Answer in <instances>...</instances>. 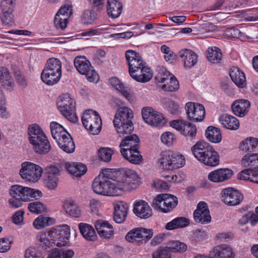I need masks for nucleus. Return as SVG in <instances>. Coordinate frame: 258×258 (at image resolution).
Here are the masks:
<instances>
[{
    "instance_id": "obj_7",
    "label": "nucleus",
    "mask_w": 258,
    "mask_h": 258,
    "mask_svg": "<svg viewBox=\"0 0 258 258\" xmlns=\"http://www.w3.org/2000/svg\"><path fill=\"white\" fill-rule=\"evenodd\" d=\"M57 106L61 114L72 122L78 121L76 112V102L70 94L66 93L59 96L57 101Z\"/></svg>"
},
{
    "instance_id": "obj_31",
    "label": "nucleus",
    "mask_w": 258,
    "mask_h": 258,
    "mask_svg": "<svg viewBox=\"0 0 258 258\" xmlns=\"http://www.w3.org/2000/svg\"><path fill=\"white\" fill-rule=\"evenodd\" d=\"M219 120L222 126L230 130H237L239 127V121L234 116L227 114L221 115Z\"/></svg>"
},
{
    "instance_id": "obj_46",
    "label": "nucleus",
    "mask_w": 258,
    "mask_h": 258,
    "mask_svg": "<svg viewBox=\"0 0 258 258\" xmlns=\"http://www.w3.org/2000/svg\"><path fill=\"white\" fill-rule=\"evenodd\" d=\"M79 228L80 232L86 239L90 241H94L96 239V235L91 226L87 224L80 223Z\"/></svg>"
},
{
    "instance_id": "obj_53",
    "label": "nucleus",
    "mask_w": 258,
    "mask_h": 258,
    "mask_svg": "<svg viewBox=\"0 0 258 258\" xmlns=\"http://www.w3.org/2000/svg\"><path fill=\"white\" fill-rule=\"evenodd\" d=\"M161 87L165 91L173 92L178 89L179 83L175 77H171L170 80L164 84Z\"/></svg>"
},
{
    "instance_id": "obj_5",
    "label": "nucleus",
    "mask_w": 258,
    "mask_h": 258,
    "mask_svg": "<svg viewBox=\"0 0 258 258\" xmlns=\"http://www.w3.org/2000/svg\"><path fill=\"white\" fill-rule=\"evenodd\" d=\"M61 62L59 59L54 57L49 58L41 73V80L49 86L57 84L61 76Z\"/></svg>"
},
{
    "instance_id": "obj_17",
    "label": "nucleus",
    "mask_w": 258,
    "mask_h": 258,
    "mask_svg": "<svg viewBox=\"0 0 258 258\" xmlns=\"http://www.w3.org/2000/svg\"><path fill=\"white\" fill-rule=\"evenodd\" d=\"M221 195L222 201L229 206L240 204L243 199L242 195L238 190L231 187L223 189Z\"/></svg>"
},
{
    "instance_id": "obj_40",
    "label": "nucleus",
    "mask_w": 258,
    "mask_h": 258,
    "mask_svg": "<svg viewBox=\"0 0 258 258\" xmlns=\"http://www.w3.org/2000/svg\"><path fill=\"white\" fill-rule=\"evenodd\" d=\"M75 252L72 249L54 248L50 251L46 258H72Z\"/></svg>"
},
{
    "instance_id": "obj_54",
    "label": "nucleus",
    "mask_w": 258,
    "mask_h": 258,
    "mask_svg": "<svg viewBox=\"0 0 258 258\" xmlns=\"http://www.w3.org/2000/svg\"><path fill=\"white\" fill-rule=\"evenodd\" d=\"M226 34L228 37L239 38L242 41H246L250 38L249 37L246 36L239 29L234 28L227 29L226 30Z\"/></svg>"
},
{
    "instance_id": "obj_43",
    "label": "nucleus",
    "mask_w": 258,
    "mask_h": 258,
    "mask_svg": "<svg viewBox=\"0 0 258 258\" xmlns=\"http://www.w3.org/2000/svg\"><path fill=\"white\" fill-rule=\"evenodd\" d=\"M117 134L119 136L130 135L134 130L133 124L132 121L122 122L114 123Z\"/></svg>"
},
{
    "instance_id": "obj_36",
    "label": "nucleus",
    "mask_w": 258,
    "mask_h": 258,
    "mask_svg": "<svg viewBox=\"0 0 258 258\" xmlns=\"http://www.w3.org/2000/svg\"><path fill=\"white\" fill-rule=\"evenodd\" d=\"M66 167L70 174L76 177L83 175L87 171L86 166L82 163H67Z\"/></svg>"
},
{
    "instance_id": "obj_27",
    "label": "nucleus",
    "mask_w": 258,
    "mask_h": 258,
    "mask_svg": "<svg viewBox=\"0 0 258 258\" xmlns=\"http://www.w3.org/2000/svg\"><path fill=\"white\" fill-rule=\"evenodd\" d=\"M63 208L65 212L73 217L80 218L82 215L81 208L72 199L65 200L63 203Z\"/></svg>"
},
{
    "instance_id": "obj_59",
    "label": "nucleus",
    "mask_w": 258,
    "mask_h": 258,
    "mask_svg": "<svg viewBox=\"0 0 258 258\" xmlns=\"http://www.w3.org/2000/svg\"><path fill=\"white\" fill-rule=\"evenodd\" d=\"M167 249H170L173 252H182L186 250L187 246L184 243L178 241H171L169 243Z\"/></svg>"
},
{
    "instance_id": "obj_9",
    "label": "nucleus",
    "mask_w": 258,
    "mask_h": 258,
    "mask_svg": "<svg viewBox=\"0 0 258 258\" xmlns=\"http://www.w3.org/2000/svg\"><path fill=\"white\" fill-rule=\"evenodd\" d=\"M10 196L17 198L23 202H28L41 197L42 194L38 189L15 184L11 186L9 190Z\"/></svg>"
},
{
    "instance_id": "obj_45",
    "label": "nucleus",
    "mask_w": 258,
    "mask_h": 258,
    "mask_svg": "<svg viewBox=\"0 0 258 258\" xmlns=\"http://www.w3.org/2000/svg\"><path fill=\"white\" fill-rule=\"evenodd\" d=\"M258 139L254 137H248L242 141L239 145V149L244 152H251L257 146Z\"/></svg>"
},
{
    "instance_id": "obj_8",
    "label": "nucleus",
    "mask_w": 258,
    "mask_h": 258,
    "mask_svg": "<svg viewBox=\"0 0 258 258\" xmlns=\"http://www.w3.org/2000/svg\"><path fill=\"white\" fill-rule=\"evenodd\" d=\"M178 204L177 198L172 195L162 194L153 200L152 206L156 210L164 213L171 212Z\"/></svg>"
},
{
    "instance_id": "obj_55",
    "label": "nucleus",
    "mask_w": 258,
    "mask_h": 258,
    "mask_svg": "<svg viewBox=\"0 0 258 258\" xmlns=\"http://www.w3.org/2000/svg\"><path fill=\"white\" fill-rule=\"evenodd\" d=\"M162 103L164 104V107L171 114H176L179 112V105L177 103L166 99H163Z\"/></svg>"
},
{
    "instance_id": "obj_61",
    "label": "nucleus",
    "mask_w": 258,
    "mask_h": 258,
    "mask_svg": "<svg viewBox=\"0 0 258 258\" xmlns=\"http://www.w3.org/2000/svg\"><path fill=\"white\" fill-rule=\"evenodd\" d=\"M175 136L170 132H167L163 133L161 136L162 142L168 146L171 145L175 141Z\"/></svg>"
},
{
    "instance_id": "obj_15",
    "label": "nucleus",
    "mask_w": 258,
    "mask_h": 258,
    "mask_svg": "<svg viewBox=\"0 0 258 258\" xmlns=\"http://www.w3.org/2000/svg\"><path fill=\"white\" fill-rule=\"evenodd\" d=\"M187 118L191 121H202L205 116L204 106L200 103L187 102L185 106Z\"/></svg>"
},
{
    "instance_id": "obj_23",
    "label": "nucleus",
    "mask_w": 258,
    "mask_h": 258,
    "mask_svg": "<svg viewBox=\"0 0 258 258\" xmlns=\"http://www.w3.org/2000/svg\"><path fill=\"white\" fill-rule=\"evenodd\" d=\"M133 212L138 217L143 219L149 218L152 213L149 205L144 200H137L135 202Z\"/></svg>"
},
{
    "instance_id": "obj_63",
    "label": "nucleus",
    "mask_w": 258,
    "mask_h": 258,
    "mask_svg": "<svg viewBox=\"0 0 258 258\" xmlns=\"http://www.w3.org/2000/svg\"><path fill=\"white\" fill-rule=\"evenodd\" d=\"M25 258H43L35 247L30 246L25 252Z\"/></svg>"
},
{
    "instance_id": "obj_13",
    "label": "nucleus",
    "mask_w": 258,
    "mask_h": 258,
    "mask_svg": "<svg viewBox=\"0 0 258 258\" xmlns=\"http://www.w3.org/2000/svg\"><path fill=\"white\" fill-rule=\"evenodd\" d=\"M43 169L39 165L28 161L21 164V168L19 171L21 178L31 182H37L41 177Z\"/></svg>"
},
{
    "instance_id": "obj_20",
    "label": "nucleus",
    "mask_w": 258,
    "mask_h": 258,
    "mask_svg": "<svg viewBox=\"0 0 258 258\" xmlns=\"http://www.w3.org/2000/svg\"><path fill=\"white\" fill-rule=\"evenodd\" d=\"M233 171L228 168H220L210 172L208 179L212 182L220 183L230 179L233 175Z\"/></svg>"
},
{
    "instance_id": "obj_14",
    "label": "nucleus",
    "mask_w": 258,
    "mask_h": 258,
    "mask_svg": "<svg viewBox=\"0 0 258 258\" xmlns=\"http://www.w3.org/2000/svg\"><path fill=\"white\" fill-rule=\"evenodd\" d=\"M153 230L142 227L134 228L127 233L125 238L127 241L136 245H141L151 238Z\"/></svg>"
},
{
    "instance_id": "obj_33",
    "label": "nucleus",
    "mask_w": 258,
    "mask_h": 258,
    "mask_svg": "<svg viewBox=\"0 0 258 258\" xmlns=\"http://www.w3.org/2000/svg\"><path fill=\"white\" fill-rule=\"evenodd\" d=\"M122 8V5L118 0H107V12L110 18L118 17L121 13Z\"/></svg>"
},
{
    "instance_id": "obj_1",
    "label": "nucleus",
    "mask_w": 258,
    "mask_h": 258,
    "mask_svg": "<svg viewBox=\"0 0 258 258\" xmlns=\"http://www.w3.org/2000/svg\"><path fill=\"white\" fill-rule=\"evenodd\" d=\"M139 183V176L133 170L106 168L94 179L92 189L97 194L116 196L137 188Z\"/></svg>"
},
{
    "instance_id": "obj_10",
    "label": "nucleus",
    "mask_w": 258,
    "mask_h": 258,
    "mask_svg": "<svg viewBox=\"0 0 258 258\" xmlns=\"http://www.w3.org/2000/svg\"><path fill=\"white\" fill-rule=\"evenodd\" d=\"M84 126L92 135L98 134L102 128V120L99 113L92 109L86 110L82 116Z\"/></svg>"
},
{
    "instance_id": "obj_50",
    "label": "nucleus",
    "mask_w": 258,
    "mask_h": 258,
    "mask_svg": "<svg viewBox=\"0 0 258 258\" xmlns=\"http://www.w3.org/2000/svg\"><path fill=\"white\" fill-rule=\"evenodd\" d=\"M97 19V14L93 10H86L82 13L81 21L85 24L90 25Z\"/></svg>"
},
{
    "instance_id": "obj_28",
    "label": "nucleus",
    "mask_w": 258,
    "mask_h": 258,
    "mask_svg": "<svg viewBox=\"0 0 258 258\" xmlns=\"http://www.w3.org/2000/svg\"><path fill=\"white\" fill-rule=\"evenodd\" d=\"M229 75L232 81L240 88H243L246 85V78L244 73L238 68L233 67L229 70Z\"/></svg>"
},
{
    "instance_id": "obj_6",
    "label": "nucleus",
    "mask_w": 258,
    "mask_h": 258,
    "mask_svg": "<svg viewBox=\"0 0 258 258\" xmlns=\"http://www.w3.org/2000/svg\"><path fill=\"white\" fill-rule=\"evenodd\" d=\"M158 163L159 167L162 169L172 170L184 166L185 159L184 156L179 153L167 151L161 154Z\"/></svg>"
},
{
    "instance_id": "obj_18",
    "label": "nucleus",
    "mask_w": 258,
    "mask_h": 258,
    "mask_svg": "<svg viewBox=\"0 0 258 258\" xmlns=\"http://www.w3.org/2000/svg\"><path fill=\"white\" fill-rule=\"evenodd\" d=\"M45 171L46 175L44 180L45 186L49 189H55L58 185L59 169L55 166L50 165L45 168Z\"/></svg>"
},
{
    "instance_id": "obj_41",
    "label": "nucleus",
    "mask_w": 258,
    "mask_h": 258,
    "mask_svg": "<svg viewBox=\"0 0 258 258\" xmlns=\"http://www.w3.org/2000/svg\"><path fill=\"white\" fill-rule=\"evenodd\" d=\"M54 223L55 220L53 218L40 215L34 220L33 225L36 229L41 230L53 225Z\"/></svg>"
},
{
    "instance_id": "obj_56",
    "label": "nucleus",
    "mask_w": 258,
    "mask_h": 258,
    "mask_svg": "<svg viewBox=\"0 0 258 258\" xmlns=\"http://www.w3.org/2000/svg\"><path fill=\"white\" fill-rule=\"evenodd\" d=\"M28 208L31 213L37 214L44 212L46 211L45 206L38 201L29 203Z\"/></svg>"
},
{
    "instance_id": "obj_30",
    "label": "nucleus",
    "mask_w": 258,
    "mask_h": 258,
    "mask_svg": "<svg viewBox=\"0 0 258 258\" xmlns=\"http://www.w3.org/2000/svg\"><path fill=\"white\" fill-rule=\"evenodd\" d=\"M133 113L128 107H122L117 110L113 120V123L132 121Z\"/></svg>"
},
{
    "instance_id": "obj_48",
    "label": "nucleus",
    "mask_w": 258,
    "mask_h": 258,
    "mask_svg": "<svg viewBox=\"0 0 258 258\" xmlns=\"http://www.w3.org/2000/svg\"><path fill=\"white\" fill-rule=\"evenodd\" d=\"M207 58L209 61L213 63L220 62L222 58V54L221 50L217 47L209 48L207 51Z\"/></svg>"
},
{
    "instance_id": "obj_21",
    "label": "nucleus",
    "mask_w": 258,
    "mask_h": 258,
    "mask_svg": "<svg viewBox=\"0 0 258 258\" xmlns=\"http://www.w3.org/2000/svg\"><path fill=\"white\" fill-rule=\"evenodd\" d=\"M129 205L123 201H117L114 203L113 219L117 223H122L126 219Z\"/></svg>"
},
{
    "instance_id": "obj_29",
    "label": "nucleus",
    "mask_w": 258,
    "mask_h": 258,
    "mask_svg": "<svg viewBox=\"0 0 258 258\" xmlns=\"http://www.w3.org/2000/svg\"><path fill=\"white\" fill-rule=\"evenodd\" d=\"M180 57L185 68L189 69L198 62V56L193 51L189 49L182 50L179 52Z\"/></svg>"
},
{
    "instance_id": "obj_16",
    "label": "nucleus",
    "mask_w": 258,
    "mask_h": 258,
    "mask_svg": "<svg viewBox=\"0 0 258 258\" xmlns=\"http://www.w3.org/2000/svg\"><path fill=\"white\" fill-rule=\"evenodd\" d=\"M170 125L185 136L194 137L197 134L195 124L182 119H176L170 121Z\"/></svg>"
},
{
    "instance_id": "obj_62",
    "label": "nucleus",
    "mask_w": 258,
    "mask_h": 258,
    "mask_svg": "<svg viewBox=\"0 0 258 258\" xmlns=\"http://www.w3.org/2000/svg\"><path fill=\"white\" fill-rule=\"evenodd\" d=\"M152 258H171V255L168 249L159 248L153 252Z\"/></svg>"
},
{
    "instance_id": "obj_57",
    "label": "nucleus",
    "mask_w": 258,
    "mask_h": 258,
    "mask_svg": "<svg viewBox=\"0 0 258 258\" xmlns=\"http://www.w3.org/2000/svg\"><path fill=\"white\" fill-rule=\"evenodd\" d=\"M256 161V154H246L242 158L241 163L244 167H255Z\"/></svg>"
},
{
    "instance_id": "obj_37",
    "label": "nucleus",
    "mask_w": 258,
    "mask_h": 258,
    "mask_svg": "<svg viewBox=\"0 0 258 258\" xmlns=\"http://www.w3.org/2000/svg\"><path fill=\"white\" fill-rule=\"evenodd\" d=\"M0 83L7 89L13 87L14 85V81L9 70L5 67H0Z\"/></svg>"
},
{
    "instance_id": "obj_26",
    "label": "nucleus",
    "mask_w": 258,
    "mask_h": 258,
    "mask_svg": "<svg viewBox=\"0 0 258 258\" xmlns=\"http://www.w3.org/2000/svg\"><path fill=\"white\" fill-rule=\"evenodd\" d=\"M36 240L39 246L45 250L56 246V243L53 242L47 230L39 232L36 236Z\"/></svg>"
},
{
    "instance_id": "obj_38",
    "label": "nucleus",
    "mask_w": 258,
    "mask_h": 258,
    "mask_svg": "<svg viewBox=\"0 0 258 258\" xmlns=\"http://www.w3.org/2000/svg\"><path fill=\"white\" fill-rule=\"evenodd\" d=\"M1 20L4 25H12L14 23V11L15 8H0Z\"/></svg>"
},
{
    "instance_id": "obj_19",
    "label": "nucleus",
    "mask_w": 258,
    "mask_h": 258,
    "mask_svg": "<svg viewBox=\"0 0 258 258\" xmlns=\"http://www.w3.org/2000/svg\"><path fill=\"white\" fill-rule=\"evenodd\" d=\"M194 217L195 221L202 224L210 223L211 217L207 204L204 202H200L197 209L194 212Z\"/></svg>"
},
{
    "instance_id": "obj_25",
    "label": "nucleus",
    "mask_w": 258,
    "mask_h": 258,
    "mask_svg": "<svg viewBox=\"0 0 258 258\" xmlns=\"http://www.w3.org/2000/svg\"><path fill=\"white\" fill-rule=\"evenodd\" d=\"M250 106V103L249 101L245 99H238L233 102L231 108L235 115L243 117L248 113Z\"/></svg>"
},
{
    "instance_id": "obj_12",
    "label": "nucleus",
    "mask_w": 258,
    "mask_h": 258,
    "mask_svg": "<svg viewBox=\"0 0 258 258\" xmlns=\"http://www.w3.org/2000/svg\"><path fill=\"white\" fill-rule=\"evenodd\" d=\"M56 246L61 247L67 245L70 237V228L66 224L57 225L47 229Z\"/></svg>"
},
{
    "instance_id": "obj_58",
    "label": "nucleus",
    "mask_w": 258,
    "mask_h": 258,
    "mask_svg": "<svg viewBox=\"0 0 258 258\" xmlns=\"http://www.w3.org/2000/svg\"><path fill=\"white\" fill-rule=\"evenodd\" d=\"M98 154L100 160L105 162H108L111 159L113 151L109 148H101L98 150Z\"/></svg>"
},
{
    "instance_id": "obj_60",
    "label": "nucleus",
    "mask_w": 258,
    "mask_h": 258,
    "mask_svg": "<svg viewBox=\"0 0 258 258\" xmlns=\"http://www.w3.org/2000/svg\"><path fill=\"white\" fill-rule=\"evenodd\" d=\"M68 19L66 17H59L58 14H56L54 19V24L57 29L63 30L65 29L68 24Z\"/></svg>"
},
{
    "instance_id": "obj_22",
    "label": "nucleus",
    "mask_w": 258,
    "mask_h": 258,
    "mask_svg": "<svg viewBox=\"0 0 258 258\" xmlns=\"http://www.w3.org/2000/svg\"><path fill=\"white\" fill-rule=\"evenodd\" d=\"M211 254L215 258H234L233 248L227 244H220L213 247Z\"/></svg>"
},
{
    "instance_id": "obj_11",
    "label": "nucleus",
    "mask_w": 258,
    "mask_h": 258,
    "mask_svg": "<svg viewBox=\"0 0 258 258\" xmlns=\"http://www.w3.org/2000/svg\"><path fill=\"white\" fill-rule=\"evenodd\" d=\"M77 70L82 75L86 76L87 79L90 82L97 83L99 76L90 62L84 56H77L74 61Z\"/></svg>"
},
{
    "instance_id": "obj_32",
    "label": "nucleus",
    "mask_w": 258,
    "mask_h": 258,
    "mask_svg": "<svg viewBox=\"0 0 258 258\" xmlns=\"http://www.w3.org/2000/svg\"><path fill=\"white\" fill-rule=\"evenodd\" d=\"M140 145V139L136 134L127 135L119 145L120 149H128L130 150L138 149Z\"/></svg>"
},
{
    "instance_id": "obj_34",
    "label": "nucleus",
    "mask_w": 258,
    "mask_h": 258,
    "mask_svg": "<svg viewBox=\"0 0 258 258\" xmlns=\"http://www.w3.org/2000/svg\"><path fill=\"white\" fill-rule=\"evenodd\" d=\"M59 148L67 153H72L75 149V143L71 135L68 133L56 141Z\"/></svg>"
},
{
    "instance_id": "obj_42",
    "label": "nucleus",
    "mask_w": 258,
    "mask_h": 258,
    "mask_svg": "<svg viewBox=\"0 0 258 258\" xmlns=\"http://www.w3.org/2000/svg\"><path fill=\"white\" fill-rule=\"evenodd\" d=\"M205 136L209 141L215 143H219L222 140L220 129L213 126H210L207 128Z\"/></svg>"
},
{
    "instance_id": "obj_51",
    "label": "nucleus",
    "mask_w": 258,
    "mask_h": 258,
    "mask_svg": "<svg viewBox=\"0 0 258 258\" xmlns=\"http://www.w3.org/2000/svg\"><path fill=\"white\" fill-rule=\"evenodd\" d=\"M10 116V114L6 106V98L0 87V117L7 119Z\"/></svg>"
},
{
    "instance_id": "obj_3",
    "label": "nucleus",
    "mask_w": 258,
    "mask_h": 258,
    "mask_svg": "<svg viewBox=\"0 0 258 258\" xmlns=\"http://www.w3.org/2000/svg\"><path fill=\"white\" fill-rule=\"evenodd\" d=\"M192 153L197 160L205 165L214 167L220 163L218 153L208 143L201 141L191 148Z\"/></svg>"
},
{
    "instance_id": "obj_44",
    "label": "nucleus",
    "mask_w": 258,
    "mask_h": 258,
    "mask_svg": "<svg viewBox=\"0 0 258 258\" xmlns=\"http://www.w3.org/2000/svg\"><path fill=\"white\" fill-rule=\"evenodd\" d=\"M189 222L188 219L185 217H177L171 221L168 222L165 228L166 229L171 230L177 228H181L188 226Z\"/></svg>"
},
{
    "instance_id": "obj_35",
    "label": "nucleus",
    "mask_w": 258,
    "mask_h": 258,
    "mask_svg": "<svg viewBox=\"0 0 258 258\" xmlns=\"http://www.w3.org/2000/svg\"><path fill=\"white\" fill-rule=\"evenodd\" d=\"M120 152L123 157L131 163L138 164L142 161V157L138 149H120Z\"/></svg>"
},
{
    "instance_id": "obj_49",
    "label": "nucleus",
    "mask_w": 258,
    "mask_h": 258,
    "mask_svg": "<svg viewBox=\"0 0 258 258\" xmlns=\"http://www.w3.org/2000/svg\"><path fill=\"white\" fill-rule=\"evenodd\" d=\"M155 78L159 83L165 84L170 80L171 77H174L164 67L159 68Z\"/></svg>"
},
{
    "instance_id": "obj_2",
    "label": "nucleus",
    "mask_w": 258,
    "mask_h": 258,
    "mask_svg": "<svg viewBox=\"0 0 258 258\" xmlns=\"http://www.w3.org/2000/svg\"><path fill=\"white\" fill-rule=\"evenodd\" d=\"M125 56L129 74L134 80L140 83H146L152 79L153 73L151 69L139 53L128 50L125 52Z\"/></svg>"
},
{
    "instance_id": "obj_52",
    "label": "nucleus",
    "mask_w": 258,
    "mask_h": 258,
    "mask_svg": "<svg viewBox=\"0 0 258 258\" xmlns=\"http://www.w3.org/2000/svg\"><path fill=\"white\" fill-rule=\"evenodd\" d=\"M156 111L154 110L151 107H146L143 108L142 110V115L144 121L148 124L151 125V124H155L151 120Z\"/></svg>"
},
{
    "instance_id": "obj_64",
    "label": "nucleus",
    "mask_w": 258,
    "mask_h": 258,
    "mask_svg": "<svg viewBox=\"0 0 258 258\" xmlns=\"http://www.w3.org/2000/svg\"><path fill=\"white\" fill-rule=\"evenodd\" d=\"M254 171L250 169H246L241 171L238 174V178L241 180L252 181V178Z\"/></svg>"
},
{
    "instance_id": "obj_47",
    "label": "nucleus",
    "mask_w": 258,
    "mask_h": 258,
    "mask_svg": "<svg viewBox=\"0 0 258 258\" xmlns=\"http://www.w3.org/2000/svg\"><path fill=\"white\" fill-rule=\"evenodd\" d=\"M109 84L114 87L117 91L120 93L125 98L129 99L130 94L128 92L124 84L121 81L115 77H112L109 80Z\"/></svg>"
},
{
    "instance_id": "obj_4",
    "label": "nucleus",
    "mask_w": 258,
    "mask_h": 258,
    "mask_svg": "<svg viewBox=\"0 0 258 258\" xmlns=\"http://www.w3.org/2000/svg\"><path fill=\"white\" fill-rule=\"evenodd\" d=\"M28 134L29 143L36 153L45 155L50 151L51 147L50 142L39 125H30L28 128Z\"/></svg>"
},
{
    "instance_id": "obj_39",
    "label": "nucleus",
    "mask_w": 258,
    "mask_h": 258,
    "mask_svg": "<svg viewBox=\"0 0 258 258\" xmlns=\"http://www.w3.org/2000/svg\"><path fill=\"white\" fill-rule=\"evenodd\" d=\"M50 128L52 138L56 141L68 134L64 128L59 123L52 121L50 123Z\"/></svg>"
},
{
    "instance_id": "obj_24",
    "label": "nucleus",
    "mask_w": 258,
    "mask_h": 258,
    "mask_svg": "<svg viewBox=\"0 0 258 258\" xmlns=\"http://www.w3.org/2000/svg\"><path fill=\"white\" fill-rule=\"evenodd\" d=\"M95 227L98 235L102 238H109L113 234V227L107 221L97 220L95 222Z\"/></svg>"
}]
</instances>
